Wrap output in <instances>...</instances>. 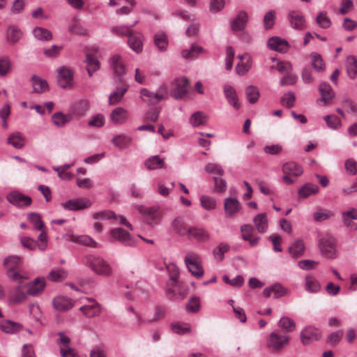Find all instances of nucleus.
<instances>
[{
    "instance_id": "f257e3e1",
    "label": "nucleus",
    "mask_w": 357,
    "mask_h": 357,
    "mask_svg": "<svg viewBox=\"0 0 357 357\" xmlns=\"http://www.w3.org/2000/svg\"><path fill=\"white\" fill-rule=\"evenodd\" d=\"M291 341V336L276 329L271 332L266 340V347L274 351H280L287 347Z\"/></svg>"
},
{
    "instance_id": "f03ea898",
    "label": "nucleus",
    "mask_w": 357,
    "mask_h": 357,
    "mask_svg": "<svg viewBox=\"0 0 357 357\" xmlns=\"http://www.w3.org/2000/svg\"><path fill=\"white\" fill-rule=\"evenodd\" d=\"M184 263L188 271L195 278H200L204 271L202 266V257L195 252H188L184 257Z\"/></svg>"
},
{
    "instance_id": "7ed1b4c3",
    "label": "nucleus",
    "mask_w": 357,
    "mask_h": 357,
    "mask_svg": "<svg viewBox=\"0 0 357 357\" xmlns=\"http://www.w3.org/2000/svg\"><path fill=\"white\" fill-rule=\"evenodd\" d=\"M83 263L99 275H109L112 272L110 266L100 257L87 255L84 257Z\"/></svg>"
},
{
    "instance_id": "20e7f679",
    "label": "nucleus",
    "mask_w": 357,
    "mask_h": 357,
    "mask_svg": "<svg viewBox=\"0 0 357 357\" xmlns=\"http://www.w3.org/2000/svg\"><path fill=\"white\" fill-rule=\"evenodd\" d=\"M108 236L111 241H118L126 246H134L137 242L135 237L121 227L110 229Z\"/></svg>"
},
{
    "instance_id": "39448f33",
    "label": "nucleus",
    "mask_w": 357,
    "mask_h": 357,
    "mask_svg": "<svg viewBox=\"0 0 357 357\" xmlns=\"http://www.w3.org/2000/svg\"><path fill=\"white\" fill-rule=\"evenodd\" d=\"M167 96V90L165 86H160L157 91H150L147 89L140 90L141 99L149 105H156Z\"/></svg>"
},
{
    "instance_id": "423d86ee",
    "label": "nucleus",
    "mask_w": 357,
    "mask_h": 357,
    "mask_svg": "<svg viewBox=\"0 0 357 357\" xmlns=\"http://www.w3.org/2000/svg\"><path fill=\"white\" fill-rule=\"evenodd\" d=\"M93 218L96 220H109L112 221L113 223L119 222V224L126 226L130 231L133 230L132 225L127 221L124 216L118 215L112 211L104 210L96 212L93 214Z\"/></svg>"
},
{
    "instance_id": "0eeeda50",
    "label": "nucleus",
    "mask_w": 357,
    "mask_h": 357,
    "mask_svg": "<svg viewBox=\"0 0 357 357\" xmlns=\"http://www.w3.org/2000/svg\"><path fill=\"white\" fill-rule=\"evenodd\" d=\"M28 295L24 284H17L8 292V303L9 305H18L27 299Z\"/></svg>"
},
{
    "instance_id": "6e6552de",
    "label": "nucleus",
    "mask_w": 357,
    "mask_h": 357,
    "mask_svg": "<svg viewBox=\"0 0 357 357\" xmlns=\"http://www.w3.org/2000/svg\"><path fill=\"white\" fill-rule=\"evenodd\" d=\"M58 84L63 89H71L74 86L73 72L69 68L62 66L58 68Z\"/></svg>"
},
{
    "instance_id": "1a4fd4ad",
    "label": "nucleus",
    "mask_w": 357,
    "mask_h": 357,
    "mask_svg": "<svg viewBox=\"0 0 357 357\" xmlns=\"http://www.w3.org/2000/svg\"><path fill=\"white\" fill-rule=\"evenodd\" d=\"M323 255L327 258L334 259L337 257L336 242L333 237L322 238L319 243Z\"/></svg>"
},
{
    "instance_id": "9d476101",
    "label": "nucleus",
    "mask_w": 357,
    "mask_h": 357,
    "mask_svg": "<svg viewBox=\"0 0 357 357\" xmlns=\"http://www.w3.org/2000/svg\"><path fill=\"white\" fill-rule=\"evenodd\" d=\"M136 209L144 216L151 224H157L161 220V214L158 206H145L138 205Z\"/></svg>"
},
{
    "instance_id": "9b49d317",
    "label": "nucleus",
    "mask_w": 357,
    "mask_h": 357,
    "mask_svg": "<svg viewBox=\"0 0 357 357\" xmlns=\"http://www.w3.org/2000/svg\"><path fill=\"white\" fill-rule=\"evenodd\" d=\"M188 81L186 78H178L172 82L171 96L175 99H181L187 93Z\"/></svg>"
},
{
    "instance_id": "f8f14e48",
    "label": "nucleus",
    "mask_w": 357,
    "mask_h": 357,
    "mask_svg": "<svg viewBox=\"0 0 357 357\" xmlns=\"http://www.w3.org/2000/svg\"><path fill=\"white\" fill-rule=\"evenodd\" d=\"M63 208L68 211H78L89 208L91 202L86 197L73 199L61 204Z\"/></svg>"
},
{
    "instance_id": "ddd939ff",
    "label": "nucleus",
    "mask_w": 357,
    "mask_h": 357,
    "mask_svg": "<svg viewBox=\"0 0 357 357\" xmlns=\"http://www.w3.org/2000/svg\"><path fill=\"white\" fill-rule=\"evenodd\" d=\"M167 271L169 275L171 284H168V291L174 294H178L177 288L178 287V278L179 277V269L177 266L173 263H169L166 265Z\"/></svg>"
},
{
    "instance_id": "4468645a",
    "label": "nucleus",
    "mask_w": 357,
    "mask_h": 357,
    "mask_svg": "<svg viewBox=\"0 0 357 357\" xmlns=\"http://www.w3.org/2000/svg\"><path fill=\"white\" fill-rule=\"evenodd\" d=\"M321 333L316 328L308 326L305 328L301 333V340L304 345H307L314 341L319 340Z\"/></svg>"
},
{
    "instance_id": "2eb2a0df",
    "label": "nucleus",
    "mask_w": 357,
    "mask_h": 357,
    "mask_svg": "<svg viewBox=\"0 0 357 357\" xmlns=\"http://www.w3.org/2000/svg\"><path fill=\"white\" fill-rule=\"evenodd\" d=\"M63 238L66 241H70L91 248L97 246V243L95 240L88 235L76 236L73 234H66L63 236Z\"/></svg>"
},
{
    "instance_id": "dca6fc26",
    "label": "nucleus",
    "mask_w": 357,
    "mask_h": 357,
    "mask_svg": "<svg viewBox=\"0 0 357 357\" xmlns=\"http://www.w3.org/2000/svg\"><path fill=\"white\" fill-rule=\"evenodd\" d=\"M223 92L227 102L232 106L234 109L238 110L241 105L239 102L236 89L231 85L225 84L223 87Z\"/></svg>"
},
{
    "instance_id": "f3484780",
    "label": "nucleus",
    "mask_w": 357,
    "mask_h": 357,
    "mask_svg": "<svg viewBox=\"0 0 357 357\" xmlns=\"http://www.w3.org/2000/svg\"><path fill=\"white\" fill-rule=\"evenodd\" d=\"M190 240H195L198 242H205L209 239V233L202 227H192L188 229L186 236Z\"/></svg>"
},
{
    "instance_id": "a211bd4d",
    "label": "nucleus",
    "mask_w": 357,
    "mask_h": 357,
    "mask_svg": "<svg viewBox=\"0 0 357 357\" xmlns=\"http://www.w3.org/2000/svg\"><path fill=\"white\" fill-rule=\"evenodd\" d=\"M8 201L19 207L29 206L31 203L30 197L24 195L19 192H12L7 195Z\"/></svg>"
},
{
    "instance_id": "6ab92c4d",
    "label": "nucleus",
    "mask_w": 357,
    "mask_h": 357,
    "mask_svg": "<svg viewBox=\"0 0 357 357\" xmlns=\"http://www.w3.org/2000/svg\"><path fill=\"white\" fill-rule=\"evenodd\" d=\"M288 19L291 27L301 30L305 27V19L304 15L298 10H291L288 14Z\"/></svg>"
},
{
    "instance_id": "aec40b11",
    "label": "nucleus",
    "mask_w": 357,
    "mask_h": 357,
    "mask_svg": "<svg viewBox=\"0 0 357 357\" xmlns=\"http://www.w3.org/2000/svg\"><path fill=\"white\" fill-rule=\"evenodd\" d=\"M80 311L88 318L98 316L101 312L100 305L94 300H89V303L79 308Z\"/></svg>"
},
{
    "instance_id": "412c9836",
    "label": "nucleus",
    "mask_w": 357,
    "mask_h": 357,
    "mask_svg": "<svg viewBox=\"0 0 357 357\" xmlns=\"http://www.w3.org/2000/svg\"><path fill=\"white\" fill-rule=\"evenodd\" d=\"M224 209L225 216L231 218L241 209V204L237 199L227 197L225 199Z\"/></svg>"
},
{
    "instance_id": "4be33fe9",
    "label": "nucleus",
    "mask_w": 357,
    "mask_h": 357,
    "mask_svg": "<svg viewBox=\"0 0 357 357\" xmlns=\"http://www.w3.org/2000/svg\"><path fill=\"white\" fill-rule=\"evenodd\" d=\"M319 91L321 98L317 100V102L321 103L323 105H327L335 96L333 89L328 83L323 82L320 84Z\"/></svg>"
},
{
    "instance_id": "5701e85b",
    "label": "nucleus",
    "mask_w": 357,
    "mask_h": 357,
    "mask_svg": "<svg viewBox=\"0 0 357 357\" xmlns=\"http://www.w3.org/2000/svg\"><path fill=\"white\" fill-rule=\"evenodd\" d=\"M267 44L270 49L282 53L287 52L289 47L287 40L278 36L269 38Z\"/></svg>"
},
{
    "instance_id": "b1692460",
    "label": "nucleus",
    "mask_w": 357,
    "mask_h": 357,
    "mask_svg": "<svg viewBox=\"0 0 357 357\" xmlns=\"http://www.w3.org/2000/svg\"><path fill=\"white\" fill-rule=\"evenodd\" d=\"M26 291L27 295L38 296L40 294L45 288V280L44 279L36 278L31 282H25Z\"/></svg>"
},
{
    "instance_id": "393cba45",
    "label": "nucleus",
    "mask_w": 357,
    "mask_h": 357,
    "mask_svg": "<svg viewBox=\"0 0 357 357\" xmlns=\"http://www.w3.org/2000/svg\"><path fill=\"white\" fill-rule=\"evenodd\" d=\"M129 117L128 112L121 107L113 109L110 114V119L115 124L121 125L125 123Z\"/></svg>"
},
{
    "instance_id": "a878e982",
    "label": "nucleus",
    "mask_w": 357,
    "mask_h": 357,
    "mask_svg": "<svg viewBox=\"0 0 357 357\" xmlns=\"http://www.w3.org/2000/svg\"><path fill=\"white\" fill-rule=\"evenodd\" d=\"M109 63L111 69L116 75L121 76L126 73V66L120 55H113L109 59Z\"/></svg>"
},
{
    "instance_id": "bb28decb",
    "label": "nucleus",
    "mask_w": 357,
    "mask_h": 357,
    "mask_svg": "<svg viewBox=\"0 0 357 357\" xmlns=\"http://www.w3.org/2000/svg\"><path fill=\"white\" fill-rule=\"evenodd\" d=\"M254 228L250 225H243L241 227V232L242 238L248 241L251 246H255L258 244L260 239L259 237H254Z\"/></svg>"
},
{
    "instance_id": "cd10ccee",
    "label": "nucleus",
    "mask_w": 357,
    "mask_h": 357,
    "mask_svg": "<svg viewBox=\"0 0 357 357\" xmlns=\"http://www.w3.org/2000/svg\"><path fill=\"white\" fill-rule=\"evenodd\" d=\"M341 217L344 226L351 229H357V224L353 222L357 220V210L356 208H351L349 211L342 212Z\"/></svg>"
},
{
    "instance_id": "c85d7f7f",
    "label": "nucleus",
    "mask_w": 357,
    "mask_h": 357,
    "mask_svg": "<svg viewBox=\"0 0 357 357\" xmlns=\"http://www.w3.org/2000/svg\"><path fill=\"white\" fill-rule=\"evenodd\" d=\"M6 275L10 281L17 284H25V281L27 280V276L22 268L13 270L10 268L6 271Z\"/></svg>"
},
{
    "instance_id": "c756f323",
    "label": "nucleus",
    "mask_w": 357,
    "mask_h": 357,
    "mask_svg": "<svg viewBox=\"0 0 357 357\" xmlns=\"http://www.w3.org/2000/svg\"><path fill=\"white\" fill-rule=\"evenodd\" d=\"M53 306L59 311H66L70 309L73 304L68 297L63 296H58L53 299Z\"/></svg>"
},
{
    "instance_id": "7c9ffc66",
    "label": "nucleus",
    "mask_w": 357,
    "mask_h": 357,
    "mask_svg": "<svg viewBox=\"0 0 357 357\" xmlns=\"http://www.w3.org/2000/svg\"><path fill=\"white\" fill-rule=\"evenodd\" d=\"M321 284L315 277L307 275L305 277V289L310 294H317L321 290Z\"/></svg>"
},
{
    "instance_id": "2f4dec72",
    "label": "nucleus",
    "mask_w": 357,
    "mask_h": 357,
    "mask_svg": "<svg viewBox=\"0 0 357 357\" xmlns=\"http://www.w3.org/2000/svg\"><path fill=\"white\" fill-rule=\"evenodd\" d=\"M89 101L86 99L80 100L77 102L72 108V115L76 117L84 116L89 108Z\"/></svg>"
},
{
    "instance_id": "473e14b6",
    "label": "nucleus",
    "mask_w": 357,
    "mask_h": 357,
    "mask_svg": "<svg viewBox=\"0 0 357 357\" xmlns=\"http://www.w3.org/2000/svg\"><path fill=\"white\" fill-rule=\"evenodd\" d=\"M127 91L128 87L126 84H122L121 86L117 87L110 93L108 100L109 104L114 105L119 103Z\"/></svg>"
},
{
    "instance_id": "72a5a7b5",
    "label": "nucleus",
    "mask_w": 357,
    "mask_h": 357,
    "mask_svg": "<svg viewBox=\"0 0 357 357\" xmlns=\"http://www.w3.org/2000/svg\"><path fill=\"white\" fill-rule=\"evenodd\" d=\"M142 38L141 33H132L128 37L129 47L137 53L141 52L143 48Z\"/></svg>"
},
{
    "instance_id": "f704fd0d",
    "label": "nucleus",
    "mask_w": 357,
    "mask_h": 357,
    "mask_svg": "<svg viewBox=\"0 0 357 357\" xmlns=\"http://www.w3.org/2000/svg\"><path fill=\"white\" fill-rule=\"evenodd\" d=\"M346 70L348 77L354 79L357 77V58L353 55H349L346 59Z\"/></svg>"
},
{
    "instance_id": "c9c22d12",
    "label": "nucleus",
    "mask_w": 357,
    "mask_h": 357,
    "mask_svg": "<svg viewBox=\"0 0 357 357\" xmlns=\"http://www.w3.org/2000/svg\"><path fill=\"white\" fill-rule=\"evenodd\" d=\"M255 227L259 233H265L268 229V218L266 213L257 214L253 220Z\"/></svg>"
},
{
    "instance_id": "e433bc0d",
    "label": "nucleus",
    "mask_w": 357,
    "mask_h": 357,
    "mask_svg": "<svg viewBox=\"0 0 357 357\" xmlns=\"http://www.w3.org/2000/svg\"><path fill=\"white\" fill-rule=\"evenodd\" d=\"M164 165V159L160 158L158 155L151 156L144 161V165L149 170L161 169L163 167Z\"/></svg>"
},
{
    "instance_id": "4c0bfd02",
    "label": "nucleus",
    "mask_w": 357,
    "mask_h": 357,
    "mask_svg": "<svg viewBox=\"0 0 357 357\" xmlns=\"http://www.w3.org/2000/svg\"><path fill=\"white\" fill-rule=\"evenodd\" d=\"M282 172L284 174L299 176L303 174V169L294 162H288L283 165Z\"/></svg>"
},
{
    "instance_id": "58836bf2",
    "label": "nucleus",
    "mask_w": 357,
    "mask_h": 357,
    "mask_svg": "<svg viewBox=\"0 0 357 357\" xmlns=\"http://www.w3.org/2000/svg\"><path fill=\"white\" fill-rule=\"evenodd\" d=\"M22 36V31L15 26H10L6 31V40L10 44L18 42Z\"/></svg>"
},
{
    "instance_id": "ea45409f",
    "label": "nucleus",
    "mask_w": 357,
    "mask_h": 357,
    "mask_svg": "<svg viewBox=\"0 0 357 357\" xmlns=\"http://www.w3.org/2000/svg\"><path fill=\"white\" fill-rule=\"evenodd\" d=\"M112 142L115 146L124 149L132 142V137L125 134H117L113 136Z\"/></svg>"
},
{
    "instance_id": "a19ab883",
    "label": "nucleus",
    "mask_w": 357,
    "mask_h": 357,
    "mask_svg": "<svg viewBox=\"0 0 357 357\" xmlns=\"http://www.w3.org/2000/svg\"><path fill=\"white\" fill-rule=\"evenodd\" d=\"M278 325L279 328L282 329V332L286 333L287 334L293 332L296 329L295 321L288 317H282L279 320Z\"/></svg>"
},
{
    "instance_id": "79ce46f5",
    "label": "nucleus",
    "mask_w": 357,
    "mask_h": 357,
    "mask_svg": "<svg viewBox=\"0 0 357 357\" xmlns=\"http://www.w3.org/2000/svg\"><path fill=\"white\" fill-rule=\"evenodd\" d=\"M247 22L248 14L244 11H241L232 22L231 28L234 31H241Z\"/></svg>"
},
{
    "instance_id": "37998d69",
    "label": "nucleus",
    "mask_w": 357,
    "mask_h": 357,
    "mask_svg": "<svg viewBox=\"0 0 357 357\" xmlns=\"http://www.w3.org/2000/svg\"><path fill=\"white\" fill-rule=\"evenodd\" d=\"M22 259L17 255H11L6 257L3 261V265L6 268V271L11 268L13 270L22 268L21 264Z\"/></svg>"
},
{
    "instance_id": "c03bdc74",
    "label": "nucleus",
    "mask_w": 357,
    "mask_h": 357,
    "mask_svg": "<svg viewBox=\"0 0 357 357\" xmlns=\"http://www.w3.org/2000/svg\"><path fill=\"white\" fill-rule=\"evenodd\" d=\"M138 20L134 21L133 24L128 25H120L113 26L111 29V32L116 36H130L131 34L132 30L131 29L138 23Z\"/></svg>"
},
{
    "instance_id": "a18cd8bd",
    "label": "nucleus",
    "mask_w": 357,
    "mask_h": 357,
    "mask_svg": "<svg viewBox=\"0 0 357 357\" xmlns=\"http://www.w3.org/2000/svg\"><path fill=\"white\" fill-rule=\"evenodd\" d=\"M8 143L15 149H21L25 144V138L20 132H15L8 138Z\"/></svg>"
},
{
    "instance_id": "49530a36",
    "label": "nucleus",
    "mask_w": 357,
    "mask_h": 357,
    "mask_svg": "<svg viewBox=\"0 0 357 357\" xmlns=\"http://www.w3.org/2000/svg\"><path fill=\"white\" fill-rule=\"evenodd\" d=\"M319 190V188L317 185L306 183L298 190V195L301 198H307L312 195L317 194Z\"/></svg>"
},
{
    "instance_id": "de8ad7c7",
    "label": "nucleus",
    "mask_w": 357,
    "mask_h": 357,
    "mask_svg": "<svg viewBox=\"0 0 357 357\" xmlns=\"http://www.w3.org/2000/svg\"><path fill=\"white\" fill-rule=\"evenodd\" d=\"M31 79L33 92L40 93L47 90L48 84L46 80L43 79L36 75H33Z\"/></svg>"
},
{
    "instance_id": "09e8293b",
    "label": "nucleus",
    "mask_w": 357,
    "mask_h": 357,
    "mask_svg": "<svg viewBox=\"0 0 357 357\" xmlns=\"http://www.w3.org/2000/svg\"><path fill=\"white\" fill-rule=\"evenodd\" d=\"M52 119L56 126L61 128L73 120V115L70 114H63L61 112H57L52 116Z\"/></svg>"
},
{
    "instance_id": "8fccbe9b",
    "label": "nucleus",
    "mask_w": 357,
    "mask_h": 357,
    "mask_svg": "<svg viewBox=\"0 0 357 357\" xmlns=\"http://www.w3.org/2000/svg\"><path fill=\"white\" fill-rule=\"evenodd\" d=\"M204 52L202 47L192 44L190 49L182 51L181 54L184 59H191L195 58L198 54Z\"/></svg>"
},
{
    "instance_id": "3c124183",
    "label": "nucleus",
    "mask_w": 357,
    "mask_h": 357,
    "mask_svg": "<svg viewBox=\"0 0 357 357\" xmlns=\"http://www.w3.org/2000/svg\"><path fill=\"white\" fill-rule=\"evenodd\" d=\"M207 116L202 112H196L191 115L189 121L193 127H198L205 125L207 122Z\"/></svg>"
},
{
    "instance_id": "603ef678",
    "label": "nucleus",
    "mask_w": 357,
    "mask_h": 357,
    "mask_svg": "<svg viewBox=\"0 0 357 357\" xmlns=\"http://www.w3.org/2000/svg\"><path fill=\"white\" fill-rule=\"evenodd\" d=\"M305 250V245L302 241H296L289 248V252L292 257L297 258L301 257Z\"/></svg>"
},
{
    "instance_id": "864d4df0",
    "label": "nucleus",
    "mask_w": 357,
    "mask_h": 357,
    "mask_svg": "<svg viewBox=\"0 0 357 357\" xmlns=\"http://www.w3.org/2000/svg\"><path fill=\"white\" fill-rule=\"evenodd\" d=\"M245 96L250 103H255L260 96L259 90L257 86L250 85L245 89Z\"/></svg>"
},
{
    "instance_id": "5fc2aeb1",
    "label": "nucleus",
    "mask_w": 357,
    "mask_h": 357,
    "mask_svg": "<svg viewBox=\"0 0 357 357\" xmlns=\"http://www.w3.org/2000/svg\"><path fill=\"white\" fill-rule=\"evenodd\" d=\"M34 37L39 40H50L52 38V33L47 29L43 27H36L33 30Z\"/></svg>"
},
{
    "instance_id": "6e6d98bb",
    "label": "nucleus",
    "mask_w": 357,
    "mask_h": 357,
    "mask_svg": "<svg viewBox=\"0 0 357 357\" xmlns=\"http://www.w3.org/2000/svg\"><path fill=\"white\" fill-rule=\"evenodd\" d=\"M334 216V213L331 210L321 208L313 214V218L316 222H322L327 220Z\"/></svg>"
},
{
    "instance_id": "4d7b16f0",
    "label": "nucleus",
    "mask_w": 357,
    "mask_h": 357,
    "mask_svg": "<svg viewBox=\"0 0 357 357\" xmlns=\"http://www.w3.org/2000/svg\"><path fill=\"white\" fill-rule=\"evenodd\" d=\"M154 43L160 51H165L167 48V37L164 33H156L154 36Z\"/></svg>"
},
{
    "instance_id": "13d9d810",
    "label": "nucleus",
    "mask_w": 357,
    "mask_h": 357,
    "mask_svg": "<svg viewBox=\"0 0 357 357\" xmlns=\"http://www.w3.org/2000/svg\"><path fill=\"white\" fill-rule=\"evenodd\" d=\"M86 69L89 76L91 77L93 73L100 68L99 61L92 55L88 54L86 56Z\"/></svg>"
},
{
    "instance_id": "bf43d9fd",
    "label": "nucleus",
    "mask_w": 357,
    "mask_h": 357,
    "mask_svg": "<svg viewBox=\"0 0 357 357\" xmlns=\"http://www.w3.org/2000/svg\"><path fill=\"white\" fill-rule=\"evenodd\" d=\"M200 205L205 210L211 211L215 208L216 201L213 197L208 195H202L200 197Z\"/></svg>"
},
{
    "instance_id": "052dcab7",
    "label": "nucleus",
    "mask_w": 357,
    "mask_h": 357,
    "mask_svg": "<svg viewBox=\"0 0 357 357\" xmlns=\"http://www.w3.org/2000/svg\"><path fill=\"white\" fill-rule=\"evenodd\" d=\"M327 126L332 130H338L342 126L340 119L335 115H326L324 117Z\"/></svg>"
},
{
    "instance_id": "680f3d73",
    "label": "nucleus",
    "mask_w": 357,
    "mask_h": 357,
    "mask_svg": "<svg viewBox=\"0 0 357 357\" xmlns=\"http://www.w3.org/2000/svg\"><path fill=\"white\" fill-rule=\"evenodd\" d=\"M172 227L180 236H186L188 228L184 226V223L181 218L174 219L172 222Z\"/></svg>"
},
{
    "instance_id": "e2e57ef3",
    "label": "nucleus",
    "mask_w": 357,
    "mask_h": 357,
    "mask_svg": "<svg viewBox=\"0 0 357 357\" xmlns=\"http://www.w3.org/2000/svg\"><path fill=\"white\" fill-rule=\"evenodd\" d=\"M296 96L294 92L289 91L285 93L280 99V103L282 106L291 108L294 106Z\"/></svg>"
},
{
    "instance_id": "0e129e2a",
    "label": "nucleus",
    "mask_w": 357,
    "mask_h": 357,
    "mask_svg": "<svg viewBox=\"0 0 357 357\" xmlns=\"http://www.w3.org/2000/svg\"><path fill=\"white\" fill-rule=\"evenodd\" d=\"M67 277V273L62 268L52 270L49 275L48 279L52 282H61Z\"/></svg>"
},
{
    "instance_id": "69168bd1",
    "label": "nucleus",
    "mask_w": 357,
    "mask_h": 357,
    "mask_svg": "<svg viewBox=\"0 0 357 357\" xmlns=\"http://www.w3.org/2000/svg\"><path fill=\"white\" fill-rule=\"evenodd\" d=\"M172 330L174 333L185 335L190 333V326L186 323H176L172 324Z\"/></svg>"
},
{
    "instance_id": "338daca9",
    "label": "nucleus",
    "mask_w": 357,
    "mask_h": 357,
    "mask_svg": "<svg viewBox=\"0 0 357 357\" xmlns=\"http://www.w3.org/2000/svg\"><path fill=\"white\" fill-rule=\"evenodd\" d=\"M229 250V244L226 243H221L215 249L213 250V256L218 261H222L224 258V255Z\"/></svg>"
},
{
    "instance_id": "774afa93",
    "label": "nucleus",
    "mask_w": 357,
    "mask_h": 357,
    "mask_svg": "<svg viewBox=\"0 0 357 357\" xmlns=\"http://www.w3.org/2000/svg\"><path fill=\"white\" fill-rule=\"evenodd\" d=\"M0 327L6 333H13L20 329V325L11 321H3Z\"/></svg>"
}]
</instances>
